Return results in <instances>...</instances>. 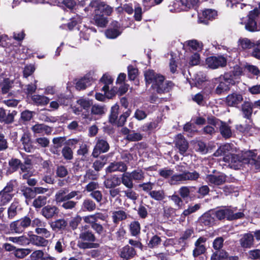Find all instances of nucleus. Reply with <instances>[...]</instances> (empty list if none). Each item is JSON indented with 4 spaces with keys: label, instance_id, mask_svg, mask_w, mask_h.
Segmentation results:
<instances>
[{
    "label": "nucleus",
    "instance_id": "obj_1",
    "mask_svg": "<svg viewBox=\"0 0 260 260\" xmlns=\"http://www.w3.org/2000/svg\"><path fill=\"white\" fill-rule=\"evenodd\" d=\"M89 7L94 9L93 23L98 27H105L109 21L108 17L113 11V8L105 2L99 0L91 1Z\"/></svg>",
    "mask_w": 260,
    "mask_h": 260
},
{
    "label": "nucleus",
    "instance_id": "obj_2",
    "mask_svg": "<svg viewBox=\"0 0 260 260\" xmlns=\"http://www.w3.org/2000/svg\"><path fill=\"white\" fill-rule=\"evenodd\" d=\"M242 73V70L239 67L234 68L233 71L225 73L222 77H220L214 93L218 95L227 93L231 87L236 83L235 77L241 75Z\"/></svg>",
    "mask_w": 260,
    "mask_h": 260
},
{
    "label": "nucleus",
    "instance_id": "obj_3",
    "mask_svg": "<svg viewBox=\"0 0 260 260\" xmlns=\"http://www.w3.org/2000/svg\"><path fill=\"white\" fill-rule=\"evenodd\" d=\"M79 238L81 242L78 244V246L81 249L98 248L100 246L99 243L95 242L97 240L96 237L88 225L81 227Z\"/></svg>",
    "mask_w": 260,
    "mask_h": 260
},
{
    "label": "nucleus",
    "instance_id": "obj_4",
    "mask_svg": "<svg viewBox=\"0 0 260 260\" xmlns=\"http://www.w3.org/2000/svg\"><path fill=\"white\" fill-rule=\"evenodd\" d=\"M226 145L223 146L222 147H220L219 149H218L214 154V156H218L219 155H223V160L230 165L231 167H234L236 169L239 166H241V164L244 162V159L242 158V156L239 154H233L230 152H226L223 150H225Z\"/></svg>",
    "mask_w": 260,
    "mask_h": 260
},
{
    "label": "nucleus",
    "instance_id": "obj_5",
    "mask_svg": "<svg viewBox=\"0 0 260 260\" xmlns=\"http://www.w3.org/2000/svg\"><path fill=\"white\" fill-rule=\"evenodd\" d=\"M105 216L102 213L96 212L93 214H91L83 217L84 221L90 224L91 229L98 235H105V230L102 224L98 222V220H104Z\"/></svg>",
    "mask_w": 260,
    "mask_h": 260
},
{
    "label": "nucleus",
    "instance_id": "obj_6",
    "mask_svg": "<svg viewBox=\"0 0 260 260\" xmlns=\"http://www.w3.org/2000/svg\"><path fill=\"white\" fill-rule=\"evenodd\" d=\"M235 209L229 207L220 209L214 211V215L219 220H222L226 219L229 221H233L241 219L244 217L245 215L243 212L235 213Z\"/></svg>",
    "mask_w": 260,
    "mask_h": 260
},
{
    "label": "nucleus",
    "instance_id": "obj_7",
    "mask_svg": "<svg viewBox=\"0 0 260 260\" xmlns=\"http://www.w3.org/2000/svg\"><path fill=\"white\" fill-rule=\"evenodd\" d=\"M80 142L79 139H70L64 143L65 146L62 148L61 153L64 159L69 161L73 159L74 153L73 150L76 145Z\"/></svg>",
    "mask_w": 260,
    "mask_h": 260
},
{
    "label": "nucleus",
    "instance_id": "obj_8",
    "mask_svg": "<svg viewBox=\"0 0 260 260\" xmlns=\"http://www.w3.org/2000/svg\"><path fill=\"white\" fill-rule=\"evenodd\" d=\"M30 218L27 216H25L18 220L12 222L10 224V230L12 233L20 234L26 228L30 226Z\"/></svg>",
    "mask_w": 260,
    "mask_h": 260
},
{
    "label": "nucleus",
    "instance_id": "obj_9",
    "mask_svg": "<svg viewBox=\"0 0 260 260\" xmlns=\"http://www.w3.org/2000/svg\"><path fill=\"white\" fill-rule=\"evenodd\" d=\"M95 140L92 156L94 158H98L101 153L107 152L109 150L110 145L106 139L96 138Z\"/></svg>",
    "mask_w": 260,
    "mask_h": 260
},
{
    "label": "nucleus",
    "instance_id": "obj_10",
    "mask_svg": "<svg viewBox=\"0 0 260 260\" xmlns=\"http://www.w3.org/2000/svg\"><path fill=\"white\" fill-rule=\"evenodd\" d=\"M165 77L162 75L157 78V81L155 83L153 88L155 89L157 93L162 94L169 92L174 86L171 81H165Z\"/></svg>",
    "mask_w": 260,
    "mask_h": 260
},
{
    "label": "nucleus",
    "instance_id": "obj_11",
    "mask_svg": "<svg viewBox=\"0 0 260 260\" xmlns=\"http://www.w3.org/2000/svg\"><path fill=\"white\" fill-rule=\"evenodd\" d=\"M206 63L212 69L223 68L226 66L227 59L222 55L211 56L206 59Z\"/></svg>",
    "mask_w": 260,
    "mask_h": 260
},
{
    "label": "nucleus",
    "instance_id": "obj_12",
    "mask_svg": "<svg viewBox=\"0 0 260 260\" xmlns=\"http://www.w3.org/2000/svg\"><path fill=\"white\" fill-rule=\"evenodd\" d=\"M257 11L256 9H253L250 11L247 15L248 19L245 22V28L249 32H255L259 30L256 21L258 18Z\"/></svg>",
    "mask_w": 260,
    "mask_h": 260
},
{
    "label": "nucleus",
    "instance_id": "obj_13",
    "mask_svg": "<svg viewBox=\"0 0 260 260\" xmlns=\"http://www.w3.org/2000/svg\"><path fill=\"white\" fill-rule=\"evenodd\" d=\"M243 101V95L238 91H234L229 94L223 100L228 107L238 108Z\"/></svg>",
    "mask_w": 260,
    "mask_h": 260
},
{
    "label": "nucleus",
    "instance_id": "obj_14",
    "mask_svg": "<svg viewBox=\"0 0 260 260\" xmlns=\"http://www.w3.org/2000/svg\"><path fill=\"white\" fill-rule=\"evenodd\" d=\"M117 253L123 260H130L137 255L136 250L129 245H126L119 249Z\"/></svg>",
    "mask_w": 260,
    "mask_h": 260
},
{
    "label": "nucleus",
    "instance_id": "obj_15",
    "mask_svg": "<svg viewBox=\"0 0 260 260\" xmlns=\"http://www.w3.org/2000/svg\"><path fill=\"white\" fill-rule=\"evenodd\" d=\"M59 213V208L56 206L47 205L43 207L41 214L46 219L50 220L57 217Z\"/></svg>",
    "mask_w": 260,
    "mask_h": 260
},
{
    "label": "nucleus",
    "instance_id": "obj_16",
    "mask_svg": "<svg viewBox=\"0 0 260 260\" xmlns=\"http://www.w3.org/2000/svg\"><path fill=\"white\" fill-rule=\"evenodd\" d=\"M218 16L217 11L214 9H205L199 15V20L204 24H208L209 21H213Z\"/></svg>",
    "mask_w": 260,
    "mask_h": 260
},
{
    "label": "nucleus",
    "instance_id": "obj_17",
    "mask_svg": "<svg viewBox=\"0 0 260 260\" xmlns=\"http://www.w3.org/2000/svg\"><path fill=\"white\" fill-rule=\"evenodd\" d=\"M207 238L205 237H200L194 242V248L192 251V256L196 258L199 256L204 254L207 250L205 243Z\"/></svg>",
    "mask_w": 260,
    "mask_h": 260
},
{
    "label": "nucleus",
    "instance_id": "obj_18",
    "mask_svg": "<svg viewBox=\"0 0 260 260\" xmlns=\"http://www.w3.org/2000/svg\"><path fill=\"white\" fill-rule=\"evenodd\" d=\"M121 25L119 22L113 21L108 29L105 30V34L107 38L114 39L120 36L122 31L120 30Z\"/></svg>",
    "mask_w": 260,
    "mask_h": 260
},
{
    "label": "nucleus",
    "instance_id": "obj_19",
    "mask_svg": "<svg viewBox=\"0 0 260 260\" xmlns=\"http://www.w3.org/2000/svg\"><path fill=\"white\" fill-rule=\"evenodd\" d=\"M215 217L214 211H208L199 218V221L202 226L210 227L215 224Z\"/></svg>",
    "mask_w": 260,
    "mask_h": 260
},
{
    "label": "nucleus",
    "instance_id": "obj_20",
    "mask_svg": "<svg viewBox=\"0 0 260 260\" xmlns=\"http://www.w3.org/2000/svg\"><path fill=\"white\" fill-rule=\"evenodd\" d=\"M17 111L10 110L7 113L6 110L3 108H0V122L9 124L14 122V117L17 115Z\"/></svg>",
    "mask_w": 260,
    "mask_h": 260
},
{
    "label": "nucleus",
    "instance_id": "obj_21",
    "mask_svg": "<svg viewBox=\"0 0 260 260\" xmlns=\"http://www.w3.org/2000/svg\"><path fill=\"white\" fill-rule=\"evenodd\" d=\"M226 176L223 174L219 175L209 174L206 176V181L209 184L218 186L223 184L226 182Z\"/></svg>",
    "mask_w": 260,
    "mask_h": 260
},
{
    "label": "nucleus",
    "instance_id": "obj_22",
    "mask_svg": "<svg viewBox=\"0 0 260 260\" xmlns=\"http://www.w3.org/2000/svg\"><path fill=\"white\" fill-rule=\"evenodd\" d=\"M21 173L24 174L22 176V179H27L33 175V172L31 171L32 169V163L30 159L25 160L23 162L21 161V165H20Z\"/></svg>",
    "mask_w": 260,
    "mask_h": 260
},
{
    "label": "nucleus",
    "instance_id": "obj_23",
    "mask_svg": "<svg viewBox=\"0 0 260 260\" xmlns=\"http://www.w3.org/2000/svg\"><path fill=\"white\" fill-rule=\"evenodd\" d=\"M175 146L179 149L180 154H184L188 148V143L184 137L181 134L176 137Z\"/></svg>",
    "mask_w": 260,
    "mask_h": 260
},
{
    "label": "nucleus",
    "instance_id": "obj_24",
    "mask_svg": "<svg viewBox=\"0 0 260 260\" xmlns=\"http://www.w3.org/2000/svg\"><path fill=\"white\" fill-rule=\"evenodd\" d=\"M50 226L54 231L62 232L67 230L68 222L67 219L60 218L52 221Z\"/></svg>",
    "mask_w": 260,
    "mask_h": 260
},
{
    "label": "nucleus",
    "instance_id": "obj_25",
    "mask_svg": "<svg viewBox=\"0 0 260 260\" xmlns=\"http://www.w3.org/2000/svg\"><path fill=\"white\" fill-rule=\"evenodd\" d=\"M161 75L156 73L153 70H146L144 73V78L146 85L152 84V87L154 86L155 83L157 81V78Z\"/></svg>",
    "mask_w": 260,
    "mask_h": 260
},
{
    "label": "nucleus",
    "instance_id": "obj_26",
    "mask_svg": "<svg viewBox=\"0 0 260 260\" xmlns=\"http://www.w3.org/2000/svg\"><path fill=\"white\" fill-rule=\"evenodd\" d=\"M254 105L252 102L249 101H244L241 105V111L243 117L247 120H251Z\"/></svg>",
    "mask_w": 260,
    "mask_h": 260
},
{
    "label": "nucleus",
    "instance_id": "obj_27",
    "mask_svg": "<svg viewBox=\"0 0 260 260\" xmlns=\"http://www.w3.org/2000/svg\"><path fill=\"white\" fill-rule=\"evenodd\" d=\"M20 141L23 146L24 150L27 152H30L34 149L33 142L31 139V135L28 133H24L21 138Z\"/></svg>",
    "mask_w": 260,
    "mask_h": 260
},
{
    "label": "nucleus",
    "instance_id": "obj_28",
    "mask_svg": "<svg viewBox=\"0 0 260 260\" xmlns=\"http://www.w3.org/2000/svg\"><path fill=\"white\" fill-rule=\"evenodd\" d=\"M28 242L29 244L31 243L38 247H46L48 244V241L46 238L34 234L29 235Z\"/></svg>",
    "mask_w": 260,
    "mask_h": 260
},
{
    "label": "nucleus",
    "instance_id": "obj_29",
    "mask_svg": "<svg viewBox=\"0 0 260 260\" xmlns=\"http://www.w3.org/2000/svg\"><path fill=\"white\" fill-rule=\"evenodd\" d=\"M92 78L86 75L77 81L75 88L77 90H83L90 86L92 84Z\"/></svg>",
    "mask_w": 260,
    "mask_h": 260
},
{
    "label": "nucleus",
    "instance_id": "obj_30",
    "mask_svg": "<svg viewBox=\"0 0 260 260\" xmlns=\"http://www.w3.org/2000/svg\"><path fill=\"white\" fill-rule=\"evenodd\" d=\"M120 184V177L116 175L108 176L104 182V186L106 188H115Z\"/></svg>",
    "mask_w": 260,
    "mask_h": 260
},
{
    "label": "nucleus",
    "instance_id": "obj_31",
    "mask_svg": "<svg viewBox=\"0 0 260 260\" xmlns=\"http://www.w3.org/2000/svg\"><path fill=\"white\" fill-rule=\"evenodd\" d=\"M254 241L253 235L251 233H246L240 239V243L242 247L250 248L253 245Z\"/></svg>",
    "mask_w": 260,
    "mask_h": 260
},
{
    "label": "nucleus",
    "instance_id": "obj_32",
    "mask_svg": "<svg viewBox=\"0 0 260 260\" xmlns=\"http://www.w3.org/2000/svg\"><path fill=\"white\" fill-rule=\"evenodd\" d=\"M21 165V160L17 158L12 157L9 160L8 168L7 170V173L11 174L18 171L20 165Z\"/></svg>",
    "mask_w": 260,
    "mask_h": 260
},
{
    "label": "nucleus",
    "instance_id": "obj_33",
    "mask_svg": "<svg viewBox=\"0 0 260 260\" xmlns=\"http://www.w3.org/2000/svg\"><path fill=\"white\" fill-rule=\"evenodd\" d=\"M194 188L190 186H181L178 190V193L183 200H186L189 198L191 200L194 197L192 193Z\"/></svg>",
    "mask_w": 260,
    "mask_h": 260
},
{
    "label": "nucleus",
    "instance_id": "obj_34",
    "mask_svg": "<svg viewBox=\"0 0 260 260\" xmlns=\"http://www.w3.org/2000/svg\"><path fill=\"white\" fill-rule=\"evenodd\" d=\"M20 190L25 197V202L27 204H28V202L36 198L34 187L21 186Z\"/></svg>",
    "mask_w": 260,
    "mask_h": 260
},
{
    "label": "nucleus",
    "instance_id": "obj_35",
    "mask_svg": "<svg viewBox=\"0 0 260 260\" xmlns=\"http://www.w3.org/2000/svg\"><path fill=\"white\" fill-rule=\"evenodd\" d=\"M194 234L193 228L187 229L183 232L180 237L178 239L179 244L185 246L187 244V241L189 240L192 235Z\"/></svg>",
    "mask_w": 260,
    "mask_h": 260
},
{
    "label": "nucleus",
    "instance_id": "obj_36",
    "mask_svg": "<svg viewBox=\"0 0 260 260\" xmlns=\"http://www.w3.org/2000/svg\"><path fill=\"white\" fill-rule=\"evenodd\" d=\"M120 181L128 189H132L134 187L133 180L129 172H125L121 175Z\"/></svg>",
    "mask_w": 260,
    "mask_h": 260
},
{
    "label": "nucleus",
    "instance_id": "obj_37",
    "mask_svg": "<svg viewBox=\"0 0 260 260\" xmlns=\"http://www.w3.org/2000/svg\"><path fill=\"white\" fill-rule=\"evenodd\" d=\"M219 132L222 137L225 139H229L232 137L231 127L224 121H220Z\"/></svg>",
    "mask_w": 260,
    "mask_h": 260
},
{
    "label": "nucleus",
    "instance_id": "obj_38",
    "mask_svg": "<svg viewBox=\"0 0 260 260\" xmlns=\"http://www.w3.org/2000/svg\"><path fill=\"white\" fill-rule=\"evenodd\" d=\"M31 100L34 105L39 106L47 105L49 102L50 99L43 95L34 94L31 96Z\"/></svg>",
    "mask_w": 260,
    "mask_h": 260
},
{
    "label": "nucleus",
    "instance_id": "obj_39",
    "mask_svg": "<svg viewBox=\"0 0 260 260\" xmlns=\"http://www.w3.org/2000/svg\"><path fill=\"white\" fill-rule=\"evenodd\" d=\"M96 208V205L95 202L90 199H85L82 205L81 210L83 211L92 212Z\"/></svg>",
    "mask_w": 260,
    "mask_h": 260
},
{
    "label": "nucleus",
    "instance_id": "obj_40",
    "mask_svg": "<svg viewBox=\"0 0 260 260\" xmlns=\"http://www.w3.org/2000/svg\"><path fill=\"white\" fill-rule=\"evenodd\" d=\"M108 157L106 155H101L95 160L92 165V168L96 172L101 171L107 164Z\"/></svg>",
    "mask_w": 260,
    "mask_h": 260
},
{
    "label": "nucleus",
    "instance_id": "obj_41",
    "mask_svg": "<svg viewBox=\"0 0 260 260\" xmlns=\"http://www.w3.org/2000/svg\"><path fill=\"white\" fill-rule=\"evenodd\" d=\"M47 199V197L45 196H39L34 199L32 206L36 209L43 208L46 204Z\"/></svg>",
    "mask_w": 260,
    "mask_h": 260
},
{
    "label": "nucleus",
    "instance_id": "obj_42",
    "mask_svg": "<svg viewBox=\"0 0 260 260\" xmlns=\"http://www.w3.org/2000/svg\"><path fill=\"white\" fill-rule=\"evenodd\" d=\"M72 96L71 93H60L57 96V101L61 105L68 106L72 103Z\"/></svg>",
    "mask_w": 260,
    "mask_h": 260
},
{
    "label": "nucleus",
    "instance_id": "obj_43",
    "mask_svg": "<svg viewBox=\"0 0 260 260\" xmlns=\"http://www.w3.org/2000/svg\"><path fill=\"white\" fill-rule=\"evenodd\" d=\"M133 181L137 182L142 181L145 178V173L140 169H138L133 170L132 172H129Z\"/></svg>",
    "mask_w": 260,
    "mask_h": 260
},
{
    "label": "nucleus",
    "instance_id": "obj_44",
    "mask_svg": "<svg viewBox=\"0 0 260 260\" xmlns=\"http://www.w3.org/2000/svg\"><path fill=\"white\" fill-rule=\"evenodd\" d=\"M80 145L79 149L77 151V154L78 155H81L82 156V157L81 158V160L83 161H87L88 160V157L87 155H88V147L87 146V144L84 143H82Z\"/></svg>",
    "mask_w": 260,
    "mask_h": 260
},
{
    "label": "nucleus",
    "instance_id": "obj_45",
    "mask_svg": "<svg viewBox=\"0 0 260 260\" xmlns=\"http://www.w3.org/2000/svg\"><path fill=\"white\" fill-rule=\"evenodd\" d=\"M119 106L117 104H115L111 107L110 114L109 117V121L113 125L116 122L119 114Z\"/></svg>",
    "mask_w": 260,
    "mask_h": 260
},
{
    "label": "nucleus",
    "instance_id": "obj_46",
    "mask_svg": "<svg viewBox=\"0 0 260 260\" xmlns=\"http://www.w3.org/2000/svg\"><path fill=\"white\" fill-rule=\"evenodd\" d=\"M113 221L117 224L119 221L125 220L127 218V214L123 210L115 211L112 213Z\"/></svg>",
    "mask_w": 260,
    "mask_h": 260
},
{
    "label": "nucleus",
    "instance_id": "obj_47",
    "mask_svg": "<svg viewBox=\"0 0 260 260\" xmlns=\"http://www.w3.org/2000/svg\"><path fill=\"white\" fill-rule=\"evenodd\" d=\"M69 190L67 188L59 189L55 195V200L56 203H61L66 201V196Z\"/></svg>",
    "mask_w": 260,
    "mask_h": 260
},
{
    "label": "nucleus",
    "instance_id": "obj_48",
    "mask_svg": "<svg viewBox=\"0 0 260 260\" xmlns=\"http://www.w3.org/2000/svg\"><path fill=\"white\" fill-rule=\"evenodd\" d=\"M7 239L20 245H27L29 244L28 238L24 235L19 237H10Z\"/></svg>",
    "mask_w": 260,
    "mask_h": 260
},
{
    "label": "nucleus",
    "instance_id": "obj_49",
    "mask_svg": "<svg viewBox=\"0 0 260 260\" xmlns=\"http://www.w3.org/2000/svg\"><path fill=\"white\" fill-rule=\"evenodd\" d=\"M181 174H175L172 175L170 178V183L171 184H177L180 182H185V175L184 172L182 169L179 170Z\"/></svg>",
    "mask_w": 260,
    "mask_h": 260
},
{
    "label": "nucleus",
    "instance_id": "obj_50",
    "mask_svg": "<svg viewBox=\"0 0 260 260\" xmlns=\"http://www.w3.org/2000/svg\"><path fill=\"white\" fill-rule=\"evenodd\" d=\"M229 253L225 250L221 249L214 252L211 256V260H224Z\"/></svg>",
    "mask_w": 260,
    "mask_h": 260
},
{
    "label": "nucleus",
    "instance_id": "obj_51",
    "mask_svg": "<svg viewBox=\"0 0 260 260\" xmlns=\"http://www.w3.org/2000/svg\"><path fill=\"white\" fill-rule=\"evenodd\" d=\"M31 252L29 248H17L12 253L18 259H22L25 257Z\"/></svg>",
    "mask_w": 260,
    "mask_h": 260
},
{
    "label": "nucleus",
    "instance_id": "obj_52",
    "mask_svg": "<svg viewBox=\"0 0 260 260\" xmlns=\"http://www.w3.org/2000/svg\"><path fill=\"white\" fill-rule=\"evenodd\" d=\"M130 233L133 236H137L140 234V224L138 221H134L131 222L129 226Z\"/></svg>",
    "mask_w": 260,
    "mask_h": 260
},
{
    "label": "nucleus",
    "instance_id": "obj_53",
    "mask_svg": "<svg viewBox=\"0 0 260 260\" xmlns=\"http://www.w3.org/2000/svg\"><path fill=\"white\" fill-rule=\"evenodd\" d=\"M131 113V110L130 109H127L125 112H123L119 117V118L116 120V122H115L114 125H117L118 127H122L123 126L127 118Z\"/></svg>",
    "mask_w": 260,
    "mask_h": 260
},
{
    "label": "nucleus",
    "instance_id": "obj_54",
    "mask_svg": "<svg viewBox=\"0 0 260 260\" xmlns=\"http://www.w3.org/2000/svg\"><path fill=\"white\" fill-rule=\"evenodd\" d=\"M256 41L251 40L248 38L240 39L239 42L241 48L244 50L253 49Z\"/></svg>",
    "mask_w": 260,
    "mask_h": 260
},
{
    "label": "nucleus",
    "instance_id": "obj_55",
    "mask_svg": "<svg viewBox=\"0 0 260 260\" xmlns=\"http://www.w3.org/2000/svg\"><path fill=\"white\" fill-rule=\"evenodd\" d=\"M201 208L200 204H196L193 206L189 205L187 209H185L181 214V217L185 218L186 216H189L199 210Z\"/></svg>",
    "mask_w": 260,
    "mask_h": 260
},
{
    "label": "nucleus",
    "instance_id": "obj_56",
    "mask_svg": "<svg viewBox=\"0 0 260 260\" xmlns=\"http://www.w3.org/2000/svg\"><path fill=\"white\" fill-rule=\"evenodd\" d=\"M77 103L80 106L81 109H79L80 108H77L76 110L79 112H81L82 111V109L84 110H90L92 103L88 100L85 99H81L77 101Z\"/></svg>",
    "mask_w": 260,
    "mask_h": 260
},
{
    "label": "nucleus",
    "instance_id": "obj_57",
    "mask_svg": "<svg viewBox=\"0 0 260 260\" xmlns=\"http://www.w3.org/2000/svg\"><path fill=\"white\" fill-rule=\"evenodd\" d=\"M148 195L153 199L160 201L165 198V192L163 190H152L149 192Z\"/></svg>",
    "mask_w": 260,
    "mask_h": 260
},
{
    "label": "nucleus",
    "instance_id": "obj_58",
    "mask_svg": "<svg viewBox=\"0 0 260 260\" xmlns=\"http://www.w3.org/2000/svg\"><path fill=\"white\" fill-rule=\"evenodd\" d=\"M199 0H180L183 10L187 11L193 8L198 3Z\"/></svg>",
    "mask_w": 260,
    "mask_h": 260
},
{
    "label": "nucleus",
    "instance_id": "obj_59",
    "mask_svg": "<svg viewBox=\"0 0 260 260\" xmlns=\"http://www.w3.org/2000/svg\"><path fill=\"white\" fill-rule=\"evenodd\" d=\"M115 238L117 241L123 242L126 239V231L123 226H120L115 233Z\"/></svg>",
    "mask_w": 260,
    "mask_h": 260
},
{
    "label": "nucleus",
    "instance_id": "obj_60",
    "mask_svg": "<svg viewBox=\"0 0 260 260\" xmlns=\"http://www.w3.org/2000/svg\"><path fill=\"white\" fill-rule=\"evenodd\" d=\"M186 181H196L200 178V174L197 171L194 170L190 172L188 171H183Z\"/></svg>",
    "mask_w": 260,
    "mask_h": 260
},
{
    "label": "nucleus",
    "instance_id": "obj_61",
    "mask_svg": "<svg viewBox=\"0 0 260 260\" xmlns=\"http://www.w3.org/2000/svg\"><path fill=\"white\" fill-rule=\"evenodd\" d=\"M161 242V239L160 237L155 235L153 236L148 243V247L153 249L157 247Z\"/></svg>",
    "mask_w": 260,
    "mask_h": 260
},
{
    "label": "nucleus",
    "instance_id": "obj_62",
    "mask_svg": "<svg viewBox=\"0 0 260 260\" xmlns=\"http://www.w3.org/2000/svg\"><path fill=\"white\" fill-rule=\"evenodd\" d=\"M13 195L0 191V206H3L8 204L12 199Z\"/></svg>",
    "mask_w": 260,
    "mask_h": 260
},
{
    "label": "nucleus",
    "instance_id": "obj_63",
    "mask_svg": "<svg viewBox=\"0 0 260 260\" xmlns=\"http://www.w3.org/2000/svg\"><path fill=\"white\" fill-rule=\"evenodd\" d=\"M105 106L99 105H93L91 106V112L92 115H101L105 113Z\"/></svg>",
    "mask_w": 260,
    "mask_h": 260
},
{
    "label": "nucleus",
    "instance_id": "obj_64",
    "mask_svg": "<svg viewBox=\"0 0 260 260\" xmlns=\"http://www.w3.org/2000/svg\"><path fill=\"white\" fill-rule=\"evenodd\" d=\"M251 55L252 57L260 60V40L255 41Z\"/></svg>",
    "mask_w": 260,
    "mask_h": 260
}]
</instances>
